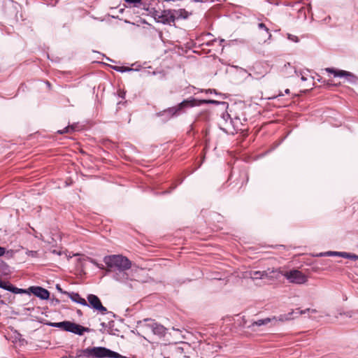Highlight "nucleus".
<instances>
[{"mask_svg":"<svg viewBox=\"0 0 358 358\" xmlns=\"http://www.w3.org/2000/svg\"><path fill=\"white\" fill-rule=\"evenodd\" d=\"M103 262L108 267L107 271L111 273L131 267V261L122 255L106 256L104 257Z\"/></svg>","mask_w":358,"mask_h":358,"instance_id":"f257e3e1","label":"nucleus"},{"mask_svg":"<svg viewBox=\"0 0 358 358\" xmlns=\"http://www.w3.org/2000/svg\"><path fill=\"white\" fill-rule=\"evenodd\" d=\"M137 328L143 333L148 334L151 332L159 338L164 337L167 330L163 325L150 318L138 321L137 322Z\"/></svg>","mask_w":358,"mask_h":358,"instance_id":"f03ea898","label":"nucleus"},{"mask_svg":"<svg viewBox=\"0 0 358 358\" xmlns=\"http://www.w3.org/2000/svg\"><path fill=\"white\" fill-rule=\"evenodd\" d=\"M84 354L88 357H92L94 358H122V356L119 353L104 347L86 348L84 350Z\"/></svg>","mask_w":358,"mask_h":358,"instance_id":"7ed1b4c3","label":"nucleus"},{"mask_svg":"<svg viewBox=\"0 0 358 358\" xmlns=\"http://www.w3.org/2000/svg\"><path fill=\"white\" fill-rule=\"evenodd\" d=\"M50 325L54 327L61 328L66 331L71 332L79 336H82L85 332H89L90 331L87 327H83L70 321L51 323Z\"/></svg>","mask_w":358,"mask_h":358,"instance_id":"20e7f679","label":"nucleus"},{"mask_svg":"<svg viewBox=\"0 0 358 358\" xmlns=\"http://www.w3.org/2000/svg\"><path fill=\"white\" fill-rule=\"evenodd\" d=\"M281 274L288 280L289 282L293 284L303 285L308 280L307 276L301 271L297 269L282 271L281 272Z\"/></svg>","mask_w":358,"mask_h":358,"instance_id":"39448f33","label":"nucleus"},{"mask_svg":"<svg viewBox=\"0 0 358 358\" xmlns=\"http://www.w3.org/2000/svg\"><path fill=\"white\" fill-rule=\"evenodd\" d=\"M196 100L194 99H186L176 106L169 108L167 110H164V113L171 116H178L185 113L187 108L196 106Z\"/></svg>","mask_w":358,"mask_h":358,"instance_id":"423d86ee","label":"nucleus"},{"mask_svg":"<svg viewBox=\"0 0 358 358\" xmlns=\"http://www.w3.org/2000/svg\"><path fill=\"white\" fill-rule=\"evenodd\" d=\"M136 272L133 269L118 270L113 273V278L122 283H128L129 281L136 280Z\"/></svg>","mask_w":358,"mask_h":358,"instance_id":"0eeeda50","label":"nucleus"},{"mask_svg":"<svg viewBox=\"0 0 358 358\" xmlns=\"http://www.w3.org/2000/svg\"><path fill=\"white\" fill-rule=\"evenodd\" d=\"M139 8L144 10L148 15L152 17L157 15V12L161 10L160 4L158 0H141L138 5Z\"/></svg>","mask_w":358,"mask_h":358,"instance_id":"6e6552de","label":"nucleus"},{"mask_svg":"<svg viewBox=\"0 0 358 358\" xmlns=\"http://www.w3.org/2000/svg\"><path fill=\"white\" fill-rule=\"evenodd\" d=\"M87 306L94 309L102 315H106L108 313L107 308L102 305L97 296L90 294L87 296Z\"/></svg>","mask_w":358,"mask_h":358,"instance_id":"1a4fd4ad","label":"nucleus"},{"mask_svg":"<svg viewBox=\"0 0 358 358\" xmlns=\"http://www.w3.org/2000/svg\"><path fill=\"white\" fill-rule=\"evenodd\" d=\"M325 71L327 73L333 74L334 77L345 78V80L350 83L356 82V77L348 71L334 68H326Z\"/></svg>","mask_w":358,"mask_h":358,"instance_id":"9d476101","label":"nucleus"},{"mask_svg":"<svg viewBox=\"0 0 358 358\" xmlns=\"http://www.w3.org/2000/svg\"><path fill=\"white\" fill-rule=\"evenodd\" d=\"M157 14L153 17L157 22L169 24L173 22L171 10H159Z\"/></svg>","mask_w":358,"mask_h":358,"instance_id":"9b49d317","label":"nucleus"},{"mask_svg":"<svg viewBox=\"0 0 358 358\" xmlns=\"http://www.w3.org/2000/svg\"><path fill=\"white\" fill-rule=\"evenodd\" d=\"M29 293L43 300L48 299L50 296V292L46 289L38 286L29 287Z\"/></svg>","mask_w":358,"mask_h":358,"instance_id":"f8f14e48","label":"nucleus"},{"mask_svg":"<svg viewBox=\"0 0 358 358\" xmlns=\"http://www.w3.org/2000/svg\"><path fill=\"white\" fill-rule=\"evenodd\" d=\"M171 13L173 16V22L176 20L187 19L191 15V13H189L182 8L171 10Z\"/></svg>","mask_w":358,"mask_h":358,"instance_id":"ddd939ff","label":"nucleus"},{"mask_svg":"<svg viewBox=\"0 0 358 358\" xmlns=\"http://www.w3.org/2000/svg\"><path fill=\"white\" fill-rule=\"evenodd\" d=\"M64 294L67 295L73 302L83 306H87L86 300L82 298L78 293L64 292Z\"/></svg>","mask_w":358,"mask_h":358,"instance_id":"4468645a","label":"nucleus"},{"mask_svg":"<svg viewBox=\"0 0 358 358\" xmlns=\"http://www.w3.org/2000/svg\"><path fill=\"white\" fill-rule=\"evenodd\" d=\"M248 276L252 280L264 279L269 277V273L267 271H250Z\"/></svg>","mask_w":358,"mask_h":358,"instance_id":"2eb2a0df","label":"nucleus"},{"mask_svg":"<svg viewBox=\"0 0 358 358\" xmlns=\"http://www.w3.org/2000/svg\"><path fill=\"white\" fill-rule=\"evenodd\" d=\"M258 29L262 31V41L265 43L268 40H270L272 35L269 31V29L266 26L265 24L260 22L257 24Z\"/></svg>","mask_w":358,"mask_h":358,"instance_id":"dca6fc26","label":"nucleus"},{"mask_svg":"<svg viewBox=\"0 0 358 358\" xmlns=\"http://www.w3.org/2000/svg\"><path fill=\"white\" fill-rule=\"evenodd\" d=\"M272 320H275V317H273V318H269V317H266V318H264V319H262V320H259L257 321H255V322H253L252 323V324L250 326V327H260V326H262V325H266L268 324Z\"/></svg>","mask_w":358,"mask_h":358,"instance_id":"f3484780","label":"nucleus"},{"mask_svg":"<svg viewBox=\"0 0 358 358\" xmlns=\"http://www.w3.org/2000/svg\"><path fill=\"white\" fill-rule=\"evenodd\" d=\"M341 257L343 258L350 259L353 260L358 259V256L355 254H351L345 252H342Z\"/></svg>","mask_w":358,"mask_h":358,"instance_id":"a211bd4d","label":"nucleus"},{"mask_svg":"<svg viewBox=\"0 0 358 358\" xmlns=\"http://www.w3.org/2000/svg\"><path fill=\"white\" fill-rule=\"evenodd\" d=\"M10 292L14 293V294H22V293H28L29 294V289H20V288H17V287H13L12 285Z\"/></svg>","mask_w":358,"mask_h":358,"instance_id":"6ab92c4d","label":"nucleus"},{"mask_svg":"<svg viewBox=\"0 0 358 358\" xmlns=\"http://www.w3.org/2000/svg\"><path fill=\"white\" fill-rule=\"evenodd\" d=\"M341 254H342V252L329 251V252H327L320 253V257H324V256H338V257H341Z\"/></svg>","mask_w":358,"mask_h":358,"instance_id":"aec40b11","label":"nucleus"},{"mask_svg":"<svg viewBox=\"0 0 358 358\" xmlns=\"http://www.w3.org/2000/svg\"><path fill=\"white\" fill-rule=\"evenodd\" d=\"M113 68L116 71L122 72V73L126 72V71H133V69H131L129 67H124V66H113Z\"/></svg>","mask_w":358,"mask_h":358,"instance_id":"412c9836","label":"nucleus"},{"mask_svg":"<svg viewBox=\"0 0 358 358\" xmlns=\"http://www.w3.org/2000/svg\"><path fill=\"white\" fill-rule=\"evenodd\" d=\"M74 130H75L74 126L71 125V126H68V127H65L63 130L58 131V133L62 134H65V133L72 132Z\"/></svg>","mask_w":358,"mask_h":358,"instance_id":"4be33fe9","label":"nucleus"},{"mask_svg":"<svg viewBox=\"0 0 358 358\" xmlns=\"http://www.w3.org/2000/svg\"><path fill=\"white\" fill-rule=\"evenodd\" d=\"M0 287L3 289H6V290H8V291L10 292V289H11V287H12V285L9 284L7 282L1 281L0 282Z\"/></svg>","mask_w":358,"mask_h":358,"instance_id":"5701e85b","label":"nucleus"},{"mask_svg":"<svg viewBox=\"0 0 358 358\" xmlns=\"http://www.w3.org/2000/svg\"><path fill=\"white\" fill-rule=\"evenodd\" d=\"M222 119L223 121L225 122V124H227L228 122H229V124L231 123V117H230L229 114H228L227 113L222 114Z\"/></svg>","mask_w":358,"mask_h":358,"instance_id":"b1692460","label":"nucleus"},{"mask_svg":"<svg viewBox=\"0 0 358 358\" xmlns=\"http://www.w3.org/2000/svg\"><path fill=\"white\" fill-rule=\"evenodd\" d=\"M224 42V39H214L211 41L208 42L207 45H214L215 43H218L219 45L222 46V48H223L224 46L222 45V43Z\"/></svg>","mask_w":358,"mask_h":358,"instance_id":"393cba45","label":"nucleus"},{"mask_svg":"<svg viewBox=\"0 0 358 358\" xmlns=\"http://www.w3.org/2000/svg\"><path fill=\"white\" fill-rule=\"evenodd\" d=\"M287 38L289 40V41H292L294 43H298L299 42V38L295 36V35H292L291 34H287Z\"/></svg>","mask_w":358,"mask_h":358,"instance_id":"a878e982","label":"nucleus"},{"mask_svg":"<svg viewBox=\"0 0 358 358\" xmlns=\"http://www.w3.org/2000/svg\"><path fill=\"white\" fill-rule=\"evenodd\" d=\"M126 2L134 3V6L139 8L138 5L141 2V0H124Z\"/></svg>","mask_w":358,"mask_h":358,"instance_id":"bb28decb","label":"nucleus"},{"mask_svg":"<svg viewBox=\"0 0 358 358\" xmlns=\"http://www.w3.org/2000/svg\"><path fill=\"white\" fill-rule=\"evenodd\" d=\"M297 310V311L296 312V314H299V315L305 314V313H308V312H310V311H311V312H313V313H315V310H310V308H307V309H306V310H300V311H299V310Z\"/></svg>","mask_w":358,"mask_h":358,"instance_id":"cd10ccee","label":"nucleus"},{"mask_svg":"<svg viewBox=\"0 0 358 358\" xmlns=\"http://www.w3.org/2000/svg\"><path fill=\"white\" fill-rule=\"evenodd\" d=\"M339 315H340V317H345L350 318L352 317V312L348 311V312H346L344 313H339Z\"/></svg>","mask_w":358,"mask_h":358,"instance_id":"c85d7f7f","label":"nucleus"},{"mask_svg":"<svg viewBox=\"0 0 358 358\" xmlns=\"http://www.w3.org/2000/svg\"><path fill=\"white\" fill-rule=\"evenodd\" d=\"M203 102L207 103H213V104L219 103V102L217 101H215V100H203Z\"/></svg>","mask_w":358,"mask_h":358,"instance_id":"c756f323","label":"nucleus"},{"mask_svg":"<svg viewBox=\"0 0 358 358\" xmlns=\"http://www.w3.org/2000/svg\"><path fill=\"white\" fill-rule=\"evenodd\" d=\"M6 249L5 248L0 246V257L3 256L5 254Z\"/></svg>","mask_w":358,"mask_h":358,"instance_id":"7c9ffc66","label":"nucleus"},{"mask_svg":"<svg viewBox=\"0 0 358 358\" xmlns=\"http://www.w3.org/2000/svg\"><path fill=\"white\" fill-rule=\"evenodd\" d=\"M56 288H57V289L59 292H61V293L64 294V290H63V289L59 287V285H57L56 286Z\"/></svg>","mask_w":358,"mask_h":358,"instance_id":"2f4dec72","label":"nucleus"},{"mask_svg":"<svg viewBox=\"0 0 358 358\" xmlns=\"http://www.w3.org/2000/svg\"><path fill=\"white\" fill-rule=\"evenodd\" d=\"M286 6L293 7L294 6V4L292 3H288L286 4Z\"/></svg>","mask_w":358,"mask_h":358,"instance_id":"473e14b6","label":"nucleus"},{"mask_svg":"<svg viewBox=\"0 0 358 358\" xmlns=\"http://www.w3.org/2000/svg\"><path fill=\"white\" fill-rule=\"evenodd\" d=\"M301 80H303V81L306 80V77H304L303 76H301Z\"/></svg>","mask_w":358,"mask_h":358,"instance_id":"72a5a7b5","label":"nucleus"},{"mask_svg":"<svg viewBox=\"0 0 358 358\" xmlns=\"http://www.w3.org/2000/svg\"><path fill=\"white\" fill-rule=\"evenodd\" d=\"M192 1H194V2H199V1H201L202 2V1H203V0H192Z\"/></svg>","mask_w":358,"mask_h":358,"instance_id":"f704fd0d","label":"nucleus"},{"mask_svg":"<svg viewBox=\"0 0 358 358\" xmlns=\"http://www.w3.org/2000/svg\"><path fill=\"white\" fill-rule=\"evenodd\" d=\"M285 92L286 94H289V90L287 89Z\"/></svg>","mask_w":358,"mask_h":358,"instance_id":"c9c22d12","label":"nucleus"},{"mask_svg":"<svg viewBox=\"0 0 358 358\" xmlns=\"http://www.w3.org/2000/svg\"><path fill=\"white\" fill-rule=\"evenodd\" d=\"M206 92H207V93H208V92L212 93V92H213V90H207V91H206Z\"/></svg>","mask_w":358,"mask_h":358,"instance_id":"e433bc0d","label":"nucleus"},{"mask_svg":"<svg viewBox=\"0 0 358 358\" xmlns=\"http://www.w3.org/2000/svg\"><path fill=\"white\" fill-rule=\"evenodd\" d=\"M291 318H292L291 317H288V316H287V317H286L285 318V320H289V319H291Z\"/></svg>","mask_w":358,"mask_h":358,"instance_id":"4c0bfd02","label":"nucleus"},{"mask_svg":"<svg viewBox=\"0 0 358 358\" xmlns=\"http://www.w3.org/2000/svg\"><path fill=\"white\" fill-rule=\"evenodd\" d=\"M62 358H64V357H62Z\"/></svg>","mask_w":358,"mask_h":358,"instance_id":"58836bf2","label":"nucleus"}]
</instances>
